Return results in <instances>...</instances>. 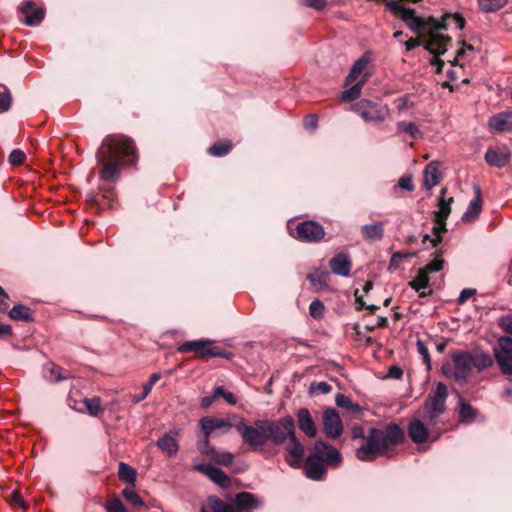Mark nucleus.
Instances as JSON below:
<instances>
[{
  "instance_id": "f257e3e1",
  "label": "nucleus",
  "mask_w": 512,
  "mask_h": 512,
  "mask_svg": "<svg viewBox=\"0 0 512 512\" xmlns=\"http://www.w3.org/2000/svg\"><path fill=\"white\" fill-rule=\"evenodd\" d=\"M96 158L101 165L100 178L115 183L121 169L137 161V149L134 141L125 135H108L98 148Z\"/></svg>"
},
{
  "instance_id": "f03ea898",
  "label": "nucleus",
  "mask_w": 512,
  "mask_h": 512,
  "mask_svg": "<svg viewBox=\"0 0 512 512\" xmlns=\"http://www.w3.org/2000/svg\"><path fill=\"white\" fill-rule=\"evenodd\" d=\"M386 8L389 9L396 18L402 20L414 33L448 29L452 25H454L456 29L461 30L465 25L464 18L459 14H446L440 21L433 17L424 20L415 15L414 9L408 8L403 3L394 0L386 2Z\"/></svg>"
},
{
  "instance_id": "7ed1b4c3",
  "label": "nucleus",
  "mask_w": 512,
  "mask_h": 512,
  "mask_svg": "<svg viewBox=\"0 0 512 512\" xmlns=\"http://www.w3.org/2000/svg\"><path fill=\"white\" fill-rule=\"evenodd\" d=\"M342 461L340 452L324 441L315 442L313 450L306 458L303 470L307 478L315 481L324 479L327 469L326 465L338 466Z\"/></svg>"
},
{
  "instance_id": "20e7f679",
  "label": "nucleus",
  "mask_w": 512,
  "mask_h": 512,
  "mask_svg": "<svg viewBox=\"0 0 512 512\" xmlns=\"http://www.w3.org/2000/svg\"><path fill=\"white\" fill-rule=\"evenodd\" d=\"M372 60V53L365 52L354 62L344 83V86L348 88L340 94V99L343 102L354 101L360 96L364 83L372 74Z\"/></svg>"
},
{
  "instance_id": "39448f33",
  "label": "nucleus",
  "mask_w": 512,
  "mask_h": 512,
  "mask_svg": "<svg viewBox=\"0 0 512 512\" xmlns=\"http://www.w3.org/2000/svg\"><path fill=\"white\" fill-rule=\"evenodd\" d=\"M235 428L250 450L256 451L267 444L264 420H256L252 425H248L241 418L235 424Z\"/></svg>"
},
{
  "instance_id": "423d86ee",
  "label": "nucleus",
  "mask_w": 512,
  "mask_h": 512,
  "mask_svg": "<svg viewBox=\"0 0 512 512\" xmlns=\"http://www.w3.org/2000/svg\"><path fill=\"white\" fill-rule=\"evenodd\" d=\"M213 343L214 341L210 339L185 341L177 347V351L179 353L194 352L198 358L219 357L231 359L233 357L231 352L218 346H212Z\"/></svg>"
},
{
  "instance_id": "0eeeda50",
  "label": "nucleus",
  "mask_w": 512,
  "mask_h": 512,
  "mask_svg": "<svg viewBox=\"0 0 512 512\" xmlns=\"http://www.w3.org/2000/svg\"><path fill=\"white\" fill-rule=\"evenodd\" d=\"M447 397V386L438 382L435 390L427 397L423 405V416L430 424H436L439 417L446 411Z\"/></svg>"
},
{
  "instance_id": "6e6552de",
  "label": "nucleus",
  "mask_w": 512,
  "mask_h": 512,
  "mask_svg": "<svg viewBox=\"0 0 512 512\" xmlns=\"http://www.w3.org/2000/svg\"><path fill=\"white\" fill-rule=\"evenodd\" d=\"M267 442L274 445H282L295 432V422L291 416H285L278 420H264Z\"/></svg>"
},
{
  "instance_id": "1a4fd4ad",
  "label": "nucleus",
  "mask_w": 512,
  "mask_h": 512,
  "mask_svg": "<svg viewBox=\"0 0 512 512\" xmlns=\"http://www.w3.org/2000/svg\"><path fill=\"white\" fill-rule=\"evenodd\" d=\"M384 450V431L371 428L362 444L356 449L355 455L361 461H373Z\"/></svg>"
},
{
  "instance_id": "9d476101",
  "label": "nucleus",
  "mask_w": 512,
  "mask_h": 512,
  "mask_svg": "<svg viewBox=\"0 0 512 512\" xmlns=\"http://www.w3.org/2000/svg\"><path fill=\"white\" fill-rule=\"evenodd\" d=\"M447 190L443 188L441 190V198L439 200L438 211L434 212V221L435 225L433 226V234L434 237L430 239L428 235H425L424 240L429 239L432 243L433 247H437V245L442 241L441 234L446 231V220L451 212V203L453 202V198L450 197L448 200L445 199V194Z\"/></svg>"
},
{
  "instance_id": "9b49d317",
  "label": "nucleus",
  "mask_w": 512,
  "mask_h": 512,
  "mask_svg": "<svg viewBox=\"0 0 512 512\" xmlns=\"http://www.w3.org/2000/svg\"><path fill=\"white\" fill-rule=\"evenodd\" d=\"M494 358L502 374L512 376V338L502 336L494 347Z\"/></svg>"
},
{
  "instance_id": "f8f14e48",
  "label": "nucleus",
  "mask_w": 512,
  "mask_h": 512,
  "mask_svg": "<svg viewBox=\"0 0 512 512\" xmlns=\"http://www.w3.org/2000/svg\"><path fill=\"white\" fill-rule=\"evenodd\" d=\"M430 31L431 38L424 44V48L435 55V57L431 60V65L436 66V73H442L445 63L438 56L444 54L447 51L445 45L446 42L451 40V38L434 32L433 30Z\"/></svg>"
},
{
  "instance_id": "ddd939ff",
  "label": "nucleus",
  "mask_w": 512,
  "mask_h": 512,
  "mask_svg": "<svg viewBox=\"0 0 512 512\" xmlns=\"http://www.w3.org/2000/svg\"><path fill=\"white\" fill-rule=\"evenodd\" d=\"M295 238L302 242H320L324 236V227L316 221L307 220L299 222L295 228Z\"/></svg>"
},
{
  "instance_id": "4468645a",
  "label": "nucleus",
  "mask_w": 512,
  "mask_h": 512,
  "mask_svg": "<svg viewBox=\"0 0 512 512\" xmlns=\"http://www.w3.org/2000/svg\"><path fill=\"white\" fill-rule=\"evenodd\" d=\"M470 352H457L452 355V361L454 364L453 378L458 383H466L471 371H472V360Z\"/></svg>"
},
{
  "instance_id": "2eb2a0df",
  "label": "nucleus",
  "mask_w": 512,
  "mask_h": 512,
  "mask_svg": "<svg viewBox=\"0 0 512 512\" xmlns=\"http://www.w3.org/2000/svg\"><path fill=\"white\" fill-rule=\"evenodd\" d=\"M354 111L367 122H381L382 108L369 100H361L353 106Z\"/></svg>"
},
{
  "instance_id": "dca6fc26",
  "label": "nucleus",
  "mask_w": 512,
  "mask_h": 512,
  "mask_svg": "<svg viewBox=\"0 0 512 512\" xmlns=\"http://www.w3.org/2000/svg\"><path fill=\"white\" fill-rule=\"evenodd\" d=\"M193 469L207 476L211 481L222 488H228L231 485L229 476L224 471L211 464H196L193 466Z\"/></svg>"
},
{
  "instance_id": "f3484780",
  "label": "nucleus",
  "mask_w": 512,
  "mask_h": 512,
  "mask_svg": "<svg viewBox=\"0 0 512 512\" xmlns=\"http://www.w3.org/2000/svg\"><path fill=\"white\" fill-rule=\"evenodd\" d=\"M323 428L327 437L337 438L342 434L343 426L338 413L334 409H327L323 414Z\"/></svg>"
},
{
  "instance_id": "a211bd4d",
  "label": "nucleus",
  "mask_w": 512,
  "mask_h": 512,
  "mask_svg": "<svg viewBox=\"0 0 512 512\" xmlns=\"http://www.w3.org/2000/svg\"><path fill=\"white\" fill-rule=\"evenodd\" d=\"M288 441L285 460L290 467L299 468L304 454V447L298 441L295 432L290 436Z\"/></svg>"
},
{
  "instance_id": "6ab92c4d",
  "label": "nucleus",
  "mask_w": 512,
  "mask_h": 512,
  "mask_svg": "<svg viewBox=\"0 0 512 512\" xmlns=\"http://www.w3.org/2000/svg\"><path fill=\"white\" fill-rule=\"evenodd\" d=\"M199 426L203 434L212 435L216 430L228 433L232 424L223 418L206 416L199 420Z\"/></svg>"
},
{
  "instance_id": "aec40b11",
  "label": "nucleus",
  "mask_w": 512,
  "mask_h": 512,
  "mask_svg": "<svg viewBox=\"0 0 512 512\" xmlns=\"http://www.w3.org/2000/svg\"><path fill=\"white\" fill-rule=\"evenodd\" d=\"M178 436L179 431L170 430L157 440L156 445L169 457H173L179 450Z\"/></svg>"
},
{
  "instance_id": "412c9836",
  "label": "nucleus",
  "mask_w": 512,
  "mask_h": 512,
  "mask_svg": "<svg viewBox=\"0 0 512 512\" xmlns=\"http://www.w3.org/2000/svg\"><path fill=\"white\" fill-rule=\"evenodd\" d=\"M20 11L25 15V24L28 26L40 24L45 16V10L34 8V3L31 0L25 1L20 7Z\"/></svg>"
},
{
  "instance_id": "4be33fe9",
  "label": "nucleus",
  "mask_w": 512,
  "mask_h": 512,
  "mask_svg": "<svg viewBox=\"0 0 512 512\" xmlns=\"http://www.w3.org/2000/svg\"><path fill=\"white\" fill-rule=\"evenodd\" d=\"M474 190H475V196L469 202L467 210L462 215V221L465 223H471V222H474L476 219H478V217L481 213V210H482L481 189L478 186H475Z\"/></svg>"
},
{
  "instance_id": "5701e85b",
  "label": "nucleus",
  "mask_w": 512,
  "mask_h": 512,
  "mask_svg": "<svg viewBox=\"0 0 512 512\" xmlns=\"http://www.w3.org/2000/svg\"><path fill=\"white\" fill-rule=\"evenodd\" d=\"M329 267L334 274L346 277L350 274L351 261L348 255L338 253L330 259Z\"/></svg>"
},
{
  "instance_id": "b1692460",
  "label": "nucleus",
  "mask_w": 512,
  "mask_h": 512,
  "mask_svg": "<svg viewBox=\"0 0 512 512\" xmlns=\"http://www.w3.org/2000/svg\"><path fill=\"white\" fill-rule=\"evenodd\" d=\"M298 426L300 430L309 438L316 436V426L312 416L307 408H301L297 412Z\"/></svg>"
},
{
  "instance_id": "393cba45",
  "label": "nucleus",
  "mask_w": 512,
  "mask_h": 512,
  "mask_svg": "<svg viewBox=\"0 0 512 512\" xmlns=\"http://www.w3.org/2000/svg\"><path fill=\"white\" fill-rule=\"evenodd\" d=\"M489 126L500 132H512V112H502L489 119Z\"/></svg>"
},
{
  "instance_id": "a878e982",
  "label": "nucleus",
  "mask_w": 512,
  "mask_h": 512,
  "mask_svg": "<svg viewBox=\"0 0 512 512\" xmlns=\"http://www.w3.org/2000/svg\"><path fill=\"white\" fill-rule=\"evenodd\" d=\"M440 163L437 161L430 162L425 170L423 175L424 186L427 189H432L437 186L441 180V174L439 171Z\"/></svg>"
},
{
  "instance_id": "bb28decb",
  "label": "nucleus",
  "mask_w": 512,
  "mask_h": 512,
  "mask_svg": "<svg viewBox=\"0 0 512 512\" xmlns=\"http://www.w3.org/2000/svg\"><path fill=\"white\" fill-rule=\"evenodd\" d=\"M408 434L414 443L421 444L427 441L429 432L421 420H414L410 423Z\"/></svg>"
},
{
  "instance_id": "cd10ccee",
  "label": "nucleus",
  "mask_w": 512,
  "mask_h": 512,
  "mask_svg": "<svg viewBox=\"0 0 512 512\" xmlns=\"http://www.w3.org/2000/svg\"><path fill=\"white\" fill-rule=\"evenodd\" d=\"M470 356L472 358V366L479 372L492 367L494 364L495 358L489 352L477 350L470 352Z\"/></svg>"
},
{
  "instance_id": "c85d7f7f",
  "label": "nucleus",
  "mask_w": 512,
  "mask_h": 512,
  "mask_svg": "<svg viewBox=\"0 0 512 512\" xmlns=\"http://www.w3.org/2000/svg\"><path fill=\"white\" fill-rule=\"evenodd\" d=\"M477 410L473 408L469 403L460 400L458 406L459 422L462 424H471L477 418Z\"/></svg>"
},
{
  "instance_id": "c756f323",
  "label": "nucleus",
  "mask_w": 512,
  "mask_h": 512,
  "mask_svg": "<svg viewBox=\"0 0 512 512\" xmlns=\"http://www.w3.org/2000/svg\"><path fill=\"white\" fill-rule=\"evenodd\" d=\"M485 160L491 166L502 168L509 162V154L504 151L488 149L485 153Z\"/></svg>"
},
{
  "instance_id": "7c9ffc66",
  "label": "nucleus",
  "mask_w": 512,
  "mask_h": 512,
  "mask_svg": "<svg viewBox=\"0 0 512 512\" xmlns=\"http://www.w3.org/2000/svg\"><path fill=\"white\" fill-rule=\"evenodd\" d=\"M404 439V431L397 424L386 426V457L389 456V444H397Z\"/></svg>"
},
{
  "instance_id": "2f4dec72",
  "label": "nucleus",
  "mask_w": 512,
  "mask_h": 512,
  "mask_svg": "<svg viewBox=\"0 0 512 512\" xmlns=\"http://www.w3.org/2000/svg\"><path fill=\"white\" fill-rule=\"evenodd\" d=\"M8 315L11 319L15 321H25L30 322L33 320L32 310L25 305L18 304L15 305L9 312Z\"/></svg>"
},
{
  "instance_id": "473e14b6",
  "label": "nucleus",
  "mask_w": 512,
  "mask_h": 512,
  "mask_svg": "<svg viewBox=\"0 0 512 512\" xmlns=\"http://www.w3.org/2000/svg\"><path fill=\"white\" fill-rule=\"evenodd\" d=\"M428 284L429 276L422 269H419L416 277L409 283L411 288L419 293L420 297L427 296L425 289L427 288Z\"/></svg>"
},
{
  "instance_id": "72a5a7b5",
  "label": "nucleus",
  "mask_w": 512,
  "mask_h": 512,
  "mask_svg": "<svg viewBox=\"0 0 512 512\" xmlns=\"http://www.w3.org/2000/svg\"><path fill=\"white\" fill-rule=\"evenodd\" d=\"M307 279L316 290H323L328 285L329 273L322 270H315L307 275Z\"/></svg>"
},
{
  "instance_id": "f704fd0d",
  "label": "nucleus",
  "mask_w": 512,
  "mask_h": 512,
  "mask_svg": "<svg viewBox=\"0 0 512 512\" xmlns=\"http://www.w3.org/2000/svg\"><path fill=\"white\" fill-rule=\"evenodd\" d=\"M335 403L338 407L350 411L353 415H360L362 413L360 405L353 403L351 399L344 394H337L335 397Z\"/></svg>"
},
{
  "instance_id": "c9c22d12",
  "label": "nucleus",
  "mask_w": 512,
  "mask_h": 512,
  "mask_svg": "<svg viewBox=\"0 0 512 512\" xmlns=\"http://www.w3.org/2000/svg\"><path fill=\"white\" fill-rule=\"evenodd\" d=\"M363 237L367 240L373 241L377 239H381L382 237V223L378 222L371 225H364L361 228Z\"/></svg>"
},
{
  "instance_id": "e433bc0d",
  "label": "nucleus",
  "mask_w": 512,
  "mask_h": 512,
  "mask_svg": "<svg viewBox=\"0 0 512 512\" xmlns=\"http://www.w3.org/2000/svg\"><path fill=\"white\" fill-rule=\"evenodd\" d=\"M118 477L120 480L134 484L137 477L136 470L130 465L120 462L118 468Z\"/></svg>"
},
{
  "instance_id": "4c0bfd02",
  "label": "nucleus",
  "mask_w": 512,
  "mask_h": 512,
  "mask_svg": "<svg viewBox=\"0 0 512 512\" xmlns=\"http://www.w3.org/2000/svg\"><path fill=\"white\" fill-rule=\"evenodd\" d=\"M209 502L213 512H237L233 500L228 503L217 497H211Z\"/></svg>"
},
{
  "instance_id": "58836bf2",
  "label": "nucleus",
  "mask_w": 512,
  "mask_h": 512,
  "mask_svg": "<svg viewBox=\"0 0 512 512\" xmlns=\"http://www.w3.org/2000/svg\"><path fill=\"white\" fill-rule=\"evenodd\" d=\"M82 402L90 416L96 417L103 411L102 401L99 397L85 398Z\"/></svg>"
},
{
  "instance_id": "ea45409f",
  "label": "nucleus",
  "mask_w": 512,
  "mask_h": 512,
  "mask_svg": "<svg viewBox=\"0 0 512 512\" xmlns=\"http://www.w3.org/2000/svg\"><path fill=\"white\" fill-rule=\"evenodd\" d=\"M232 149L231 141H221L214 143L209 149L208 152L212 156L222 157L228 154Z\"/></svg>"
},
{
  "instance_id": "a19ab883",
  "label": "nucleus",
  "mask_w": 512,
  "mask_h": 512,
  "mask_svg": "<svg viewBox=\"0 0 512 512\" xmlns=\"http://www.w3.org/2000/svg\"><path fill=\"white\" fill-rule=\"evenodd\" d=\"M210 436L211 435L204 434L203 439H200L197 442L198 451L202 455H204L205 457H207L209 459L211 458L213 453H215V451H216V448L213 445H211V443H210Z\"/></svg>"
},
{
  "instance_id": "79ce46f5",
  "label": "nucleus",
  "mask_w": 512,
  "mask_h": 512,
  "mask_svg": "<svg viewBox=\"0 0 512 512\" xmlns=\"http://www.w3.org/2000/svg\"><path fill=\"white\" fill-rule=\"evenodd\" d=\"M508 0H478L479 7L483 12H494L507 4Z\"/></svg>"
},
{
  "instance_id": "37998d69",
  "label": "nucleus",
  "mask_w": 512,
  "mask_h": 512,
  "mask_svg": "<svg viewBox=\"0 0 512 512\" xmlns=\"http://www.w3.org/2000/svg\"><path fill=\"white\" fill-rule=\"evenodd\" d=\"M210 460L222 466H229L232 464L234 460V455L230 452L218 451L216 449L215 453H213Z\"/></svg>"
},
{
  "instance_id": "c03bdc74",
  "label": "nucleus",
  "mask_w": 512,
  "mask_h": 512,
  "mask_svg": "<svg viewBox=\"0 0 512 512\" xmlns=\"http://www.w3.org/2000/svg\"><path fill=\"white\" fill-rule=\"evenodd\" d=\"M399 130L409 134L412 138L418 139L422 137V132L418 126L413 122L400 121L398 122Z\"/></svg>"
},
{
  "instance_id": "a18cd8bd",
  "label": "nucleus",
  "mask_w": 512,
  "mask_h": 512,
  "mask_svg": "<svg viewBox=\"0 0 512 512\" xmlns=\"http://www.w3.org/2000/svg\"><path fill=\"white\" fill-rule=\"evenodd\" d=\"M47 372L49 374V379L54 382H60L70 377V374L67 370L56 365H52L50 368H48Z\"/></svg>"
},
{
  "instance_id": "49530a36",
  "label": "nucleus",
  "mask_w": 512,
  "mask_h": 512,
  "mask_svg": "<svg viewBox=\"0 0 512 512\" xmlns=\"http://www.w3.org/2000/svg\"><path fill=\"white\" fill-rule=\"evenodd\" d=\"M325 306L319 300L315 299L309 306V315L315 320H321L324 317Z\"/></svg>"
},
{
  "instance_id": "de8ad7c7",
  "label": "nucleus",
  "mask_w": 512,
  "mask_h": 512,
  "mask_svg": "<svg viewBox=\"0 0 512 512\" xmlns=\"http://www.w3.org/2000/svg\"><path fill=\"white\" fill-rule=\"evenodd\" d=\"M443 265L444 260L440 257V253L436 252L435 258L421 269L428 275L429 273L440 271Z\"/></svg>"
},
{
  "instance_id": "09e8293b",
  "label": "nucleus",
  "mask_w": 512,
  "mask_h": 512,
  "mask_svg": "<svg viewBox=\"0 0 512 512\" xmlns=\"http://www.w3.org/2000/svg\"><path fill=\"white\" fill-rule=\"evenodd\" d=\"M214 397H222L230 405L237 404V397L233 393L226 391L223 386L215 387Z\"/></svg>"
},
{
  "instance_id": "8fccbe9b",
  "label": "nucleus",
  "mask_w": 512,
  "mask_h": 512,
  "mask_svg": "<svg viewBox=\"0 0 512 512\" xmlns=\"http://www.w3.org/2000/svg\"><path fill=\"white\" fill-rule=\"evenodd\" d=\"M122 495L128 502L135 506H142L144 504L137 492L131 487L124 488Z\"/></svg>"
},
{
  "instance_id": "3c124183",
  "label": "nucleus",
  "mask_w": 512,
  "mask_h": 512,
  "mask_svg": "<svg viewBox=\"0 0 512 512\" xmlns=\"http://www.w3.org/2000/svg\"><path fill=\"white\" fill-rule=\"evenodd\" d=\"M416 347H417V352L423 358V362L426 365L427 370L428 371L431 370L432 369L431 357H430V354H429L428 349L426 347V344L422 340L418 339L417 342H416Z\"/></svg>"
},
{
  "instance_id": "603ef678",
  "label": "nucleus",
  "mask_w": 512,
  "mask_h": 512,
  "mask_svg": "<svg viewBox=\"0 0 512 512\" xmlns=\"http://www.w3.org/2000/svg\"><path fill=\"white\" fill-rule=\"evenodd\" d=\"M11 106V95L9 90L0 86V113L7 111Z\"/></svg>"
},
{
  "instance_id": "864d4df0",
  "label": "nucleus",
  "mask_w": 512,
  "mask_h": 512,
  "mask_svg": "<svg viewBox=\"0 0 512 512\" xmlns=\"http://www.w3.org/2000/svg\"><path fill=\"white\" fill-rule=\"evenodd\" d=\"M332 387L327 382H313L309 387V391L312 394H327L331 391Z\"/></svg>"
},
{
  "instance_id": "5fc2aeb1",
  "label": "nucleus",
  "mask_w": 512,
  "mask_h": 512,
  "mask_svg": "<svg viewBox=\"0 0 512 512\" xmlns=\"http://www.w3.org/2000/svg\"><path fill=\"white\" fill-rule=\"evenodd\" d=\"M107 512H127L121 500L117 497L110 499L105 504Z\"/></svg>"
},
{
  "instance_id": "6e6d98bb",
  "label": "nucleus",
  "mask_w": 512,
  "mask_h": 512,
  "mask_svg": "<svg viewBox=\"0 0 512 512\" xmlns=\"http://www.w3.org/2000/svg\"><path fill=\"white\" fill-rule=\"evenodd\" d=\"M395 108L399 113L408 110L413 106L409 95H404L394 101Z\"/></svg>"
},
{
  "instance_id": "4d7b16f0",
  "label": "nucleus",
  "mask_w": 512,
  "mask_h": 512,
  "mask_svg": "<svg viewBox=\"0 0 512 512\" xmlns=\"http://www.w3.org/2000/svg\"><path fill=\"white\" fill-rule=\"evenodd\" d=\"M26 156L20 149H14L9 155V162L11 165L16 166L24 162Z\"/></svg>"
},
{
  "instance_id": "13d9d810",
  "label": "nucleus",
  "mask_w": 512,
  "mask_h": 512,
  "mask_svg": "<svg viewBox=\"0 0 512 512\" xmlns=\"http://www.w3.org/2000/svg\"><path fill=\"white\" fill-rule=\"evenodd\" d=\"M394 188H401V189H404V190L409 191V192L413 191L414 190V185H413V182H412V177L410 175L402 176L398 180V183H397V185Z\"/></svg>"
},
{
  "instance_id": "bf43d9fd",
  "label": "nucleus",
  "mask_w": 512,
  "mask_h": 512,
  "mask_svg": "<svg viewBox=\"0 0 512 512\" xmlns=\"http://www.w3.org/2000/svg\"><path fill=\"white\" fill-rule=\"evenodd\" d=\"M301 4L320 11L326 7L327 0H301Z\"/></svg>"
},
{
  "instance_id": "052dcab7",
  "label": "nucleus",
  "mask_w": 512,
  "mask_h": 512,
  "mask_svg": "<svg viewBox=\"0 0 512 512\" xmlns=\"http://www.w3.org/2000/svg\"><path fill=\"white\" fill-rule=\"evenodd\" d=\"M414 254H403V253H395L393 254L391 260H390V268H397L400 266L403 259L409 258L413 256Z\"/></svg>"
},
{
  "instance_id": "680f3d73",
  "label": "nucleus",
  "mask_w": 512,
  "mask_h": 512,
  "mask_svg": "<svg viewBox=\"0 0 512 512\" xmlns=\"http://www.w3.org/2000/svg\"><path fill=\"white\" fill-rule=\"evenodd\" d=\"M499 325L505 332L512 334V315L502 316Z\"/></svg>"
},
{
  "instance_id": "e2e57ef3",
  "label": "nucleus",
  "mask_w": 512,
  "mask_h": 512,
  "mask_svg": "<svg viewBox=\"0 0 512 512\" xmlns=\"http://www.w3.org/2000/svg\"><path fill=\"white\" fill-rule=\"evenodd\" d=\"M403 376V370L401 367L397 365H393L388 369V372L386 373V378L391 379H400Z\"/></svg>"
},
{
  "instance_id": "0e129e2a",
  "label": "nucleus",
  "mask_w": 512,
  "mask_h": 512,
  "mask_svg": "<svg viewBox=\"0 0 512 512\" xmlns=\"http://www.w3.org/2000/svg\"><path fill=\"white\" fill-rule=\"evenodd\" d=\"M476 294V289L474 288H465L460 292V295L458 297V303L463 304L466 302L469 298L474 296Z\"/></svg>"
},
{
  "instance_id": "69168bd1",
  "label": "nucleus",
  "mask_w": 512,
  "mask_h": 512,
  "mask_svg": "<svg viewBox=\"0 0 512 512\" xmlns=\"http://www.w3.org/2000/svg\"><path fill=\"white\" fill-rule=\"evenodd\" d=\"M151 390H152V388H150V385L144 384L142 393L139 395H134L132 398V402L139 403V402L143 401L149 395Z\"/></svg>"
},
{
  "instance_id": "338daca9",
  "label": "nucleus",
  "mask_w": 512,
  "mask_h": 512,
  "mask_svg": "<svg viewBox=\"0 0 512 512\" xmlns=\"http://www.w3.org/2000/svg\"><path fill=\"white\" fill-rule=\"evenodd\" d=\"M466 51H473V46L469 44H463V47L457 51L456 57L451 61V66H454L456 62L466 53Z\"/></svg>"
},
{
  "instance_id": "774afa93",
  "label": "nucleus",
  "mask_w": 512,
  "mask_h": 512,
  "mask_svg": "<svg viewBox=\"0 0 512 512\" xmlns=\"http://www.w3.org/2000/svg\"><path fill=\"white\" fill-rule=\"evenodd\" d=\"M304 124L306 128L315 129L317 127V117L313 114L306 116Z\"/></svg>"
}]
</instances>
